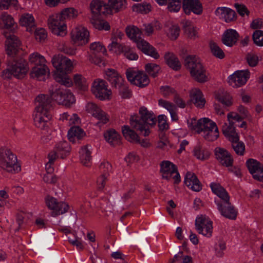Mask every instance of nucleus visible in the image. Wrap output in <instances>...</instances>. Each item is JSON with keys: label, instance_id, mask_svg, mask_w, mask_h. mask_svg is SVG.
Listing matches in <instances>:
<instances>
[{"label": "nucleus", "instance_id": "29", "mask_svg": "<svg viewBox=\"0 0 263 263\" xmlns=\"http://www.w3.org/2000/svg\"><path fill=\"white\" fill-rule=\"evenodd\" d=\"M184 182L185 184L194 191L199 192L202 189V185L196 175L188 172L185 175Z\"/></svg>", "mask_w": 263, "mask_h": 263}, {"label": "nucleus", "instance_id": "16", "mask_svg": "<svg viewBox=\"0 0 263 263\" xmlns=\"http://www.w3.org/2000/svg\"><path fill=\"white\" fill-rule=\"evenodd\" d=\"M89 32L82 26H78L71 32V37L74 44L78 45H84L89 42Z\"/></svg>", "mask_w": 263, "mask_h": 263}, {"label": "nucleus", "instance_id": "10", "mask_svg": "<svg viewBox=\"0 0 263 263\" xmlns=\"http://www.w3.org/2000/svg\"><path fill=\"white\" fill-rule=\"evenodd\" d=\"M48 25L52 32L63 36L66 34V26L59 13L51 15L48 19Z\"/></svg>", "mask_w": 263, "mask_h": 263}, {"label": "nucleus", "instance_id": "1", "mask_svg": "<svg viewBox=\"0 0 263 263\" xmlns=\"http://www.w3.org/2000/svg\"><path fill=\"white\" fill-rule=\"evenodd\" d=\"M35 104L34 125L41 130L46 131L49 128V122L52 118L50 113L52 108L51 100L48 95L40 94L35 98Z\"/></svg>", "mask_w": 263, "mask_h": 263}, {"label": "nucleus", "instance_id": "15", "mask_svg": "<svg viewBox=\"0 0 263 263\" xmlns=\"http://www.w3.org/2000/svg\"><path fill=\"white\" fill-rule=\"evenodd\" d=\"M47 206L52 210V215L56 216L67 212L69 209V205L64 202H58L55 198L47 196L45 199Z\"/></svg>", "mask_w": 263, "mask_h": 263}, {"label": "nucleus", "instance_id": "9", "mask_svg": "<svg viewBox=\"0 0 263 263\" xmlns=\"http://www.w3.org/2000/svg\"><path fill=\"white\" fill-rule=\"evenodd\" d=\"M89 49L90 52L88 57L89 61L99 66L103 65L101 56L106 53L105 46L100 42H95L90 44Z\"/></svg>", "mask_w": 263, "mask_h": 263}, {"label": "nucleus", "instance_id": "52", "mask_svg": "<svg viewBox=\"0 0 263 263\" xmlns=\"http://www.w3.org/2000/svg\"><path fill=\"white\" fill-rule=\"evenodd\" d=\"M245 60L247 64L251 67H256L259 61L257 55L252 52L248 53L246 55Z\"/></svg>", "mask_w": 263, "mask_h": 263}, {"label": "nucleus", "instance_id": "20", "mask_svg": "<svg viewBox=\"0 0 263 263\" xmlns=\"http://www.w3.org/2000/svg\"><path fill=\"white\" fill-rule=\"evenodd\" d=\"M247 168L253 178L263 182V165L254 159H249L246 162Z\"/></svg>", "mask_w": 263, "mask_h": 263}, {"label": "nucleus", "instance_id": "58", "mask_svg": "<svg viewBox=\"0 0 263 263\" xmlns=\"http://www.w3.org/2000/svg\"><path fill=\"white\" fill-rule=\"evenodd\" d=\"M133 10L140 13L146 14L151 10V6L149 4H139L134 6Z\"/></svg>", "mask_w": 263, "mask_h": 263}, {"label": "nucleus", "instance_id": "26", "mask_svg": "<svg viewBox=\"0 0 263 263\" xmlns=\"http://www.w3.org/2000/svg\"><path fill=\"white\" fill-rule=\"evenodd\" d=\"M21 43L18 38L14 35H11L7 38L6 41V52L8 55L13 57L20 48Z\"/></svg>", "mask_w": 263, "mask_h": 263}, {"label": "nucleus", "instance_id": "12", "mask_svg": "<svg viewBox=\"0 0 263 263\" xmlns=\"http://www.w3.org/2000/svg\"><path fill=\"white\" fill-rule=\"evenodd\" d=\"M126 75L127 80L132 84L140 87H145L149 83L148 76L143 71L127 70Z\"/></svg>", "mask_w": 263, "mask_h": 263}, {"label": "nucleus", "instance_id": "28", "mask_svg": "<svg viewBox=\"0 0 263 263\" xmlns=\"http://www.w3.org/2000/svg\"><path fill=\"white\" fill-rule=\"evenodd\" d=\"M215 13L220 19L223 20L226 22L229 23L236 19L235 12L228 7H218Z\"/></svg>", "mask_w": 263, "mask_h": 263}, {"label": "nucleus", "instance_id": "38", "mask_svg": "<svg viewBox=\"0 0 263 263\" xmlns=\"http://www.w3.org/2000/svg\"><path fill=\"white\" fill-rule=\"evenodd\" d=\"M164 59L168 65L171 68L175 70L180 69L181 64L177 57L172 52H167L164 55Z\"/></svg>", "mask_w": 263, "mask_h": 263}, {"label": "nucleus", "instance_id": "45", "mask_svg": "<svg viewBox=\"0 0 263 263\" xmlns=\"http://www.w3.org/2000/svg\"><path fill=\"white\" fill-rule=\"evenodd\" d=\"M29 62L33 66H39L46 64L45 58L37 52H34L29 55Z\"/></svg>", "mask_w": 263, "mask_h": 263}, {"label": "nucleus", "instance_id": "17", "mask_svg": "<svg viewBox=\"0 0 263 263\" xmlns=\"http://www.w3.org/2000/svg\"><path fill=\"white\" fill-rule=\"evenodd\" d=\"M106 83L102 80H98L93 83L91 91L96 97L101 100L109 99L111 95L110 90L107 89Z\"/></svg>", "mask_w": 263, "mask_h": 263}, {"label": "nucleus", "instance_id": "47", "mask_svg": "<svg viewBox=\"0 0 263 263\" xmlns=\"http://www.w3.org/2000/svg\"><path fill=\"white\" fill-rule=\"evenodd\" d=\"M126 45L118 42L117 39H113L111 44L108 45V48L109 51H111L117 54H120L123 52L124 47H126Z\"/></svg>", "mask_w": 263, "mask_h": 263}, {"label": "nucleus", "instance_id": "50", "mask_svg": "<svg viewBox=\"0 0 263 263\" xmlns=\"http://www.w3.org/2000/svg\"><path fill=\"white\" fill-rule=\"evenodd\" d=\"M210 47L211 52L215 57L220 59L224 58L225 54L224 52L216 43L211 42L210 43Z\"/></svg>", "mask_w": 263, "mask_h": 263}, {"label": "nucleus", "instance_id": "34", "mask_svg": "<svg viewBox=\"0 0 263 263\" xmlns=\"http://www.w3.org/2000/svg\"><path fill=\"white\" fill-rule=\"evenodd\" d=\"M21 25L26 27V30L32 32L35 29L34 18L32 14L29 13L23 14L20 18Z\"/></svg>", "mask_w": 263, "mask_h": 263}, {"label": "nucleus", "instance_id": "46", "mask_svg": "<svg viewBox=\"0 0 263 263\" xmlns=\"http://www.w3.org/2000/svg\"><path fill=\"white\" fill-rule=\"evenodd\" d=\"M80 159L82 163L88 166L91 160V152L88 149L87 146H84L80 151Z\"/></svg>", "mask_w": 263, "mask_h": 263}, {"label": "nucleus", "instance_id": "35", "mask_svg": "<svg viewBox=\"0 0 263 263\" xmlns=\"http://www.w3.org/2000/svg\"><path fill=\"white\" fill-rule=\"evenodd\" d=\"M106 141L111 145L116 146L121 143L120 135L114 129L107 130L104 133Z\"/></svg>", "mask_w": 263, "mask_h": 263}, {"label": "nucleus", "instance_id": "18", "mask_svg": "<svg viewBox=\"0 0 263 263\" xmlns=\"http://www.w3.org/2000/svg\"><path fill=\"white\" fill-rule=\"evenodd\" d=\"M249 70H238L228 78V82L233 87H238L245 85L250 78Z\"/></svg>", "mask_w": 263, "mask_h": 263}, {"label": "nucleus", "instance_id": "6", "mask_svg": "<svg viewBox=\"0 0 263 263\" xmlns=\"http://www.w3.org/2000/svg\"><path fill=\"white\" fill-rule=\"evenodd\" d=\"M200 126L198 134L208 141H213L219 137V131L216 124L207 118L200 119Z\"/></svg>", "mask_w": 263, "mask_h": 263}, {"label": "nucleus", "instance_id": "13", "mask_svg": "<svg viewBox=\"0 0 263 263\" xmlns=\"http://www.w3.org/2000/svg\"><path fill=\"white\" fill-rule=\"evenodd\" d=\"M86 111L99 121L97 125L101 126L106 124L109 120V116L100 107L92 102H88L85 107Z\"/></svg>", "mask_w": 263, "mask_h": 263}, {"label": "nucleus", "instance_id": "24", "mask_svg": "<svg viewBox=\"0 0 263 263\" xmlns=\"http://www.w3.org/2000/svg\"><path fill=\"white\" fill-rule=\"evenodd\" d=\"M71 147L68 142L62 141L56 144L53 149L49 153H54L55 159L60 157L64 159L69 155Z\"/></svg>", "mask_w": 263, "mask_h": 263}, {"label": "nucleus", "instance_id": "57", "mask_svg": "<svg viewBox=\"0 0 263 263\" xmlns=\"http://www.w3.org/2000/svg\"><path fill=\"white\" fill-rule=\"evenodd\" d=\"M91 21L94 27L99 30H109L110 28V26L107 22L100 21L95 19L92 20Z\"/></svg>", "mask_w": 263, "mask_h": 263}, {"label": "nucleus", "instance_id": "48", "mask_svg": "<svg viewBox=\"0 0 263 263\" xmlns=\"http://www.w3.org/2000/svg\"><path fill=\"white\" fill-rule=\"evenodd\" d=\"M230 142L235 152L238 155H243L245 151V145L242 142L239 141V137H237V139H235L234 140L230 141Z\"/></svg>", "mask_w": 263, "mask_h": 263}, {"label": "nucleus", "instance_id": "19", "mask_svg": "<svg viewBox=\"0 0 263 263\" xmlns=\"http://www.w3.org/2000/svg\"><path fill=\"white\" fill-rule=\"evenodd\" d=\"M215 203L217 205V209L222 216L231 220L236 218L237 211L230 203V200L223 202L215 201Z\"/></svg>", "mask_w": 263, "mask_h": 263}, {"label": "nucleus", "instance_id": "23", "mask_svg": "<svg viewBox=\"0 0 263 263\" xmlns=\"http://www.w3.org/2000/svg\"><path fill=\"white\" fill-rule=\"evenodd\" d=\"M90 8L95 17L110 14V10L108 9L107 4L100 0L92 1L90 4Z\"/></svg>", "mask_w": 263, "mask_h": 263}, {"label": "nucleus", "instance_id": "51", "mask_svg": "<svg viewBox=\"0 0 263 263\" xmlns=\"http://www.w3.org/2000/svg\"><path fill=\"white\" fill-rule=\"evenodd\" d=\"M145 69L147 73L153 78H155L157 76L160 70V67L159 65L155 63H148L145 65Z\"/></svg>", "mask_w": 263, "mask_h": 263}, {"label": "nucleus", "instance_id": "64", "mask_svg": "<svg viewBox=\"0 0 263 263\" xmlns=\"http://www.w3.org/2000/svg\"><path fill=\"white\" fill-rule=\"evenodd\" d=\"M54 154L53 153H49L48 158L49 159L48 162L47 163L45 166V168L47 172V173H53L54 171V168L53 167V164L54 161L57 159L55 158Z\"/></svg>", "mask_w": 263, "mask_h": 263}, {"label": "nucleus", "instance_id": "25", "mask_svg": "<svg viewBox=\"0 0 263 263\" xmlns=\"http://www.w3.org/2000/svg\"><path fill=\"white\" fill-rule=\"evenodd\" d=\"M105 72L106 79L115 89H118L125 83L121 75L115 69H108Z\"/></svg>", "mask_w": 263, "mask_h": 263}, {"label": "nucleus", "instance_id": "21", "mask_svg": "<svg viewBox=\"0 0 263 263\" xmlns=\"http://www.w3.org/2000/svg\"><path fill=\"white\" fill-rule=\"evenodd\" d=\"M182 8L187 15H190L192 12L198 15L202 12V6L199 0H183Z\"/></svg>", "mask_w": 263, "mask_h": 263}, {"label": "nucleus", "instance_id": "55", "mask_svg": "<svg viewBox=\"0 0 263 263\" xmlns=\"http://www.w3.org/2000/svg\"><path fill=\"white\" fill-rule=\"evenodd\" d=\"M73 81L76 85L81 89L85 90L88 86L86 79L81 75H74L73 77Z\"/></svg>", "mask_w": 263, "mask_h": 263}, {"label": "nucleus", "instance_id": "63", "mask_svg": "<svg viewBox=\"0 0 263 263\" xmlns=\"http://www.w3.org/2000/svg\"><path fill=\"white\" fill-rule=\"evenodd\" d=\"M124 55L130 60H136L138 58V55L134 51L133 49L129 46H127L124 47L123 52Z\"/></svg>", "mask_w": 263, "mask_h": 263}, {"label": "nucleus", "instance_id": "40", "mask_svg": "<svg viewBox=\"0 0 263 263\" xmlns=\"http://www.w3.org/2000/svg\"><path fill=\"white\" fill-rule=\"evenodd\" d=\"M85 135L84 130L78 126L71 127L68 132V137L70 141L74 142L75 138L80 139Z\"/></svg>", "mask_w": 263, "mask_h": 263}, {"label": "nucleus", "instance_id": "11", "mask_svg": "<svg viewBox=\"0 0 263 263\" xmlns=\"http://www.w3.org/2000/svg\"><path fill=\"white\" fill-rule=\"evenodd\" d=\"M212 221L205 216H198L195 222V228L199 234L207 237L212 236L213 233Z\"/></svg>", "mask_w": 263, "mask_h": 263}, {"label": "nucleus", "instance_id": "22", "mask_svg": "<svg viewBox=\"0 0 263 263\" xmlns=\"http://www.w3.org/2000/svg\"><path fill=\"white\" fill-rule=\"evenodd\" d=\"M215 154L216 159L221 165L226 167L232 166L233 158L226 149L217 147L215 149Z\"/></svg>", "mask_w": 263, "mask_h": 263}, {"label": "nucleus", "instance_id": "42", "mask_svg": "<svg viewBox=\"0 0 263 263\" xmlns=\"http://www.w3.org/2000/svg\"><path fill=\"white\" fill-rule=\"evenodd\" d=\"M59 14L65 23L67 20L76 18L78 15V11L76 9L70 7L64 9Z\"/></svg>", "mask_w": 263, "mask_h": 263}, {"label": "nucleus", "instance_id": "31", "mask_svg": "<svg viewBox=\"0 0 263 263\" xmlns=\"http://www.w3.org/2000/svg\"><path fill=\"white\" fill-rule=\"evenodd\" d=\"M191 102L198 108H202L205 103V100L201 91L198 88H194L190 92Z\"/></svg>", "mask_w": 263, "mask_h": 263}, {"label": "nucleus", "instance_id": "8", "mask_svg": "<svg viewBox=\"0 0 263 263\" xmlns=\"http://www.w3.org/2000/svg\"><path fill=\"white\" fill-rule=\"evenodd\" d=\"M160 172L163 179L170 180L172 178L174 184H178L181 181L177 166L169 161H163L161 162Z\"/></svg>", "mask_w": 263, "mask_h": 263}, {"label": "nucleus", "instance_id": "41", "mask_svg": "<svg viewBox=\"0 0 263 263\" xmlns=\"http://www.w3.org/2000/svg\"><path fill=\"white\" fill-rule=\"evenodd\" d=\"M122 134L126 139L132 142H140V138L135 131L127 125H124L122 129Z\"/></svg>", "mask_w": 263, "mask_h": 263}, {"label": "nucleus", "instance_id": "53", "mask_svg": "<svg viewBox=\"0 0 263 263\" xmlns=\"http://www.w3.org/2000/svg\"><path fill=\"white\" fill-rule=\"evenodd\" d=\"M182 0H168L167 9L171 12H178L181 6Z\"/></svg>", "mask_w": 263, "mask_h": 263}, {"label": "nucleus", "instance_id": "61", "mask_svg": "<svg viewBox=\"0 0 263 263\" xmlns=\"http://www.w3.org/2000/svg\"><path fill=\"white\" fill-rule=\"evenodd\" d=\"M120 95L123 99H128L131 97L132 92L125 83L118 89H117Z\"/></svg>", "mask_w": 263, "mask_h": 263}, {"label": "nucleus", "instance_id": "30", "mask_svg": "<svg viewBox=\"0 0 263 263\" xmlns=\"http://www.w3.org/2000/svg\"><path fill=\"white\" fill-rule=\"evenodd\" d=\"M137 46L139 49L144 53L151 56L155 59L159 58V54L156 49L152 46L148 42L141 39L137 42Z\"/></svg>", "mask_w": 263, "mask_h": 263}, {"label": "nucleus", "instance_id": "39", "mask_svg": "<svg viewBox=\"0 0 263 263\" xmlns=\"http://www.w3.org/2000/svg\"><path fill=\"white\" fill-rule=\"evenodd\" d=\"M182 24L184 32L189 38L192 40H195L198 37L197 30L190 21H184L182 22Z\"/></svg>", "mask_w": 263, "mask_h": 263}, {"label": "nucleus", "instance_id": "37", "mask_svg": "<svg viewBox=\"0 0 263 263\" xmlns=\"http://www.w3.org/2000/svg\"><path fill=\"white\" fill-rule=\"evenodd\" d=\"M108 9L110 10V14L112 12H118L126 7V0H108Z\"/></svg>", "mask_w": 263, "mask_h": 263}, {"label": "nucleus", "instance_id": "5", "mask_svg": "<svg viewBox=\"0 0 263 263\" xmlns=\"http://www.w3.org/2000/svg\"><path fill=\"white\" fill-rule=\"evenodd\" d=\"M0 167L12 174L17 173L21 170L16 156L10 149L5 147L0 148Z\"/></svg>", "mask_w": 263, "mask_h": 263}, {"label": "nucleus", "instance_id": "54", "mask_svg": "<svg viewBox=\"0 0 263 263\" xmlns=\"http://www.w3.org/2000/svg\"><path fill=\"white\" fill-rule=\"evenodd\" d=\"M167 36L172 40H176L180 33V28L177 25H172L166 32Z\"/></svg>", "mask_w": 263, "mask_h": 263}, {"label": "nucleus", "instance_id": "27", "mask_svg": "<svg viewBox=\"0 0 263 263\" xmlns=\"http://www.w3.org/2000/svg\"><path fill=\"white\" fill-rule=\"evenodd\" d=\"M239 37L238 33L234 29H227L221 37L222 43L227 46L232 47L236 45Z\"/></svg>", "mask_w": 263, "mask_h": 263}, {"label": "nucleus", "instance_id": "32", "mask_svg": "<svg viewBox=\"0 0 263 263\" xmlns=\"http://www.w3.org/2000/svg\"><path fill=\"white\" fill-rule=\"evenodd\" d=\"M210 187L213 193L220 198V200H217V201L223 202L230 200V196L228 193L219 183H211Z\"/></svg>", "mask_w": 263, "mask_h": 263}, {"label": "nucleus", "instance_id": "3", "mask_svg": "<svg viewBox=\"0 0 263 263\" xmlns=\"http://www.w3.org/2000/svg\"><path fill=\"white\" fill-rule=\"evenodd\" d=\"M140 117L137 115L132 116L130 119L131 126L135 129L139 131L144 136L149 135L150 131L149 126L156 124L157 119L155 115L147 110L145 107H141L139 109Z\"/></svg>", "mask_w": 263, "mask_h": 263}, {"label": "nucleus", "instance_id": "14", "mask_svg": "<svg viewBox=\"0 0 263 263\" xmlns=\"http://www.w3.org/2000/svg\"><path fill=\"white\" fill-rule=\"evenodd\" d=\"M68 89L64 88L63 87L57 86L55 89L50 93V97L53 100L57 102L59 104H62L66 106H70L75 102V98L72 94H69L67 96L69 100L66 101L63 98L65 94Z\"/></svg>", "mask_w": 263, "mask_h": 263}, {"label": "nucleus", "instance_id": "60", "mask_svg": "<svg viewBox=\"0 0 263 263\" xmlns=\"http://www.w3.org/2000/svg\"><path fill=\"white\" fill-rule=\"evenodd\" d=\"M111 165L108 162H104L101 163L99 169L101 175L108 177L111 171Z\"/></svg>", "mask_w": 263, "mask_h": 263}, {"label": "nucleus", "instance_id": "7", "mask_svg": "<svg viewBox=\"0 0 263 263\" xmlns=\"http://www.w3.org/2000/svg\"><path fill=\"white\" fill-rule=\"evenodd\" d=\"M28 71L27 67L24 62L20 61L10 62V60L8 63V67L3 71V73L6 78H9L11 76L18 78H23Z\"/></svg>", "mask_w": 263, "mask_h": 263}, {"label": "nucleus", "instance_id": "43", "mask_svg": "<svg viewBox=\"0 0 263 263\" xmlns=\"http://www.w3.org/2000/svg\"><path fill=\"white\" fill-rule=\"evenodd\" d=\"M14 24L12 16L7 12H3L0 15V27L2 28H10Z\"/></svg>", "mask_w": 263, "mask_h": 263}, {"label": "nucleus", "instance_id": "2", "mask_svg": "<svg viewBox=\"0 0 263 263\" xmlns=\"http://www.w3.org/2000/svg\"><path fill=\"white\" fill-rule=\"evenodd\" d=\"M51 62L57 70L54 75L55 80L66 87L70 86L72 81L67 74L72 69L73 65L71 60L62 54H58L52 58Z\"/></svg>", "mask_w": 263, "mask_h": 263}, {"label": "nucleus", "instance_id": "62", "mask_svg": "<svg viewBox=\"0 0 263 263\" xmlns=\"http://www.w3.org/2000/svg\"><path fill=\"white\" fill-rule=\"evenodd\" d=\"M17 5V0H0V10L8 9L11 6L16 7Z\"/></svg>", "mask_w": 263, "mask_h": 263}, {"label": "nucleus", "instance_id": "49", "mask_svg": "<svg viewBox=\"0 0 263 263\" xmlns=\"http://www.w3.org/2000/svg\"><path fill=\"white\" fill-rule=\"evenodd\" d=\"M194 156L199 160H204L209 158L210 153L203 149L200 145L195 146L194 149Z\"/></svg>", "mask_w": 263, "mask_h": 263}, {"label": "nucleus", "instance_id": "33", "mask_svg": "<svg viewBox=\"0 0 263 263\" xmlns=\"http://www.w3.org/2000/svg\"><path fill=\"white\" fill-rule=\"evenodd\" d=\"M49 73V69L45 64L39 66H33L30 75L32 78H35L39 81H42L45 79V75Z\"/></svg>", "mask_w": 263, "mask_h": 263}, {"label": "nucleus", "instance_id": "59", "mask_svg": "<svg viewBox=\"0 0 263 263\" xmlns=\"http://www.w3.org/2000/svg\"><path fill=\"white\" fill-rule=\"evenodd\" d=\"M158 104L160 106L166 109L170 113L175 110H177L176 106L173 103L169 101L163 99H160L158 101Z\"/></svg>", "mask_w": 263, "mask_h": 263}, {"label": "nucleus", "instance_id": "44", "mask_svg": "<svg viewBox=\"0 0 263 263\" xmlns=\"http://www.w3.org/2000/svg\"><path fill=\"white\" fill-rule=\"evenodd\" d=\"M126 33L127 35L135 42L141 39V32L138 28L134 26L127 27Z\"/></svg>", "mask_w": 263, "mask_h": 263}, {"label": "nucleus", "instance_id": "4", "mask_svg": "<svg viewBox=\"0 0 263 263\" xmlns=\"http://www.w3.org/2000/svg\"><path fill=\"white\" fill-rule=\"evenodd\" d=\"M185 66L196 81L204 83L208 80L205 68L200 60L195 56H187L185 59Z\"/></svg>", "mask_w": 263, "mask_h": 263}, {"label": "nucleus", "instance_id": "56", "mask_svg": "<svg viewBox=\"0 0 263 263\" xmlns=\"http://www.w3.org/2000/svg\"><path fill=\"white\" fill-rule=\"evenodd\" d=\"M254 44L258 46H263V31L257 30L254 31L252 35Z\"/></svg>", "mask_w": 263, "mask_h": 263}, {"label": "nucleus", "instance_id": "36", "mask_svg": "<svg viewBox=\"0 0 263 263\" xmlns=\"http://www.w3.org/2000/svg\"><path fill=\"white\" fill-rule=\"evenodd\" d=\"M222 131L224 136L230 141L234 139H237L239 137L238 134L235 131V128L234 126V123L229 122L224 123L222 126Z\"/></svg>", "mask_w": 263, "mask_h": 263}]
</instances>
